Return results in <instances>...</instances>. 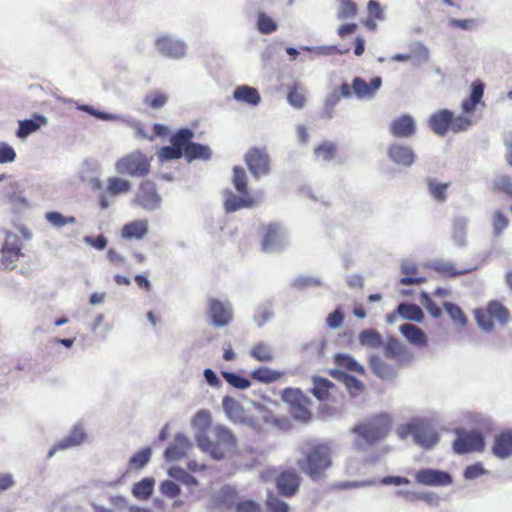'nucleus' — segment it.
<instances>
[{"instance_id":"nucleus-5","label":"nucleus","mask_w":512,"mask_h":512,"mask_svg":"<svg viewBox=\"0 0 512 512\" xmlns=\"http://www.w3.org/2000/svg\"><path fill=\"white\" fill-rule=\"evenodd\" d=\"M151 159L140 150H135L115 162V171L123 176L145 177L150 172Z\"/></svg>"},{"instance_id":"nucleus-51","label":"nucleus","mask_w":512,"mask_h":512,"mask_svg":"<svg viewBox=\"0 0 512 512\" xmlns=\"http://www.w3.org/2000/svg\"><path fill=\"white\" fill-rule=\"evenodd\" d=\"M402 272L406 275L400 279V283L403 285L421 284L425 282L424 277L414 276L417 272V269L414 265H404L402 267Z\"/></svg>"},{"instance_id":"nucleus-39","label":"nucleus","mask_w":512,"mask_h":512,"mask_svg":"<svg viewBox=\"0 0 512 512\" xmlns=\"http://www.w3.org/2000/svg\"><path fill=\"white\" fill-rule=\"evenodd\" d=\"M332 376H336L337 374L340 375V379L343 380L346 388L348 389L349 393L352 396L359 395L364 390V384L358 380L356 377L348 375L346 373H340V372H332Z\"/></svg>"},{"instance_id":"nucleus-38","label":"nucleus","mask_w":512,"mask_h":512,"mask_svg":"<svg viewBox=\"0 0 512 512\" xmlns=\"http://www.w3.org/2000/svg\"><path fill=\"white\" fill-rule=\"evenodd\" d=\"M233 184L241 195H248V178L244 168L240 166L233 168Z\"/></svg>"},{"instance_id":"nucleus-22","label":"nucleus","mask_w":512,"mask_h":512,"mask_svg":"<svg viewBox=\"0 0 512 512\" xmlns=\"http://www.w3.org/2000/svg\"><path fill=\"white\" fill-rule=\"evenodd\" d=\"M155 45L157 50L166 57L178 59L185 55V45L181 41L172 39L171 37H159Z\"/></svg>"},{"instance_id":"nucleus-25","label":"nucleus","mask_w":512,"mask_h":512,"mask_svg":"<svg viewBox=\"0 0 512 512\" xmlns=\"http://www.w3.org/2000/svg\"><path fill=\"white\" fill-rule=\"evenodd\" d=\"M492 452L501 459L507 458L512 454L511 430H503L495 436Z\"/></svg>"},{"instance_id":"nucleus-8","label":"nucleus","mask_w":512,"mask_h":512,"mask_svg":"<svg viewBox=\"0 0 512 512\" xmlns=\"http://www.w3.org/2000/svg\"><path fill=\"white\" fill-rule=\"evenodd\" d=\"M282 400L289 405L292 415L301 421L311 418L310 399L299 388H285L281 393Z\"/></svg>"},{"instance_id":"nucleus-63","label":"nucleus","mask_w":512,"mask_h":512,"mask_svg":"<svg viewBox=\"0 0 512 512\" xmlns=\"http://www.w3.org/2000/svg\"><path fill=\"white\" fill-rule=\"evenodd\" d=\"M485 473V469L482 464L476 463L466 467L464 471L465 479H475Z\"/></svg>"},{"instance_id":"nucleus-37","label":"nucleus","mask_w":512,"mask_h":512,"mask_svg":"<svg viewBox=\"0 0 512 512\" xmlns=\"http://www.w3.org/2000/svg\"><path fill=\"white\" fill-rule=\"evenodd\" d=\"M335 364L339 368H342V369H345V370H348L351 372H356L361 375L364 374V368L360 364H358L356 362V360L350 355H346V354L336 355Z\"/></svg>"},{"instance_id":"nucleus-18","label":"nucleus","mask_w":512,"mask_h":512,"mask_svg":"<svg viewBox=\"0 0 512 512\" xmlns=\"http://www.w3.org/2000/svg\"><path fill=\"white\" fill-rule=\"evenodd\" d=\"M417 483L425 486H446L452 483L449 473L433 469H421L415 474Z\"/></svg>"},{"instance_id":"nucleus-15","label":"nucleus","mask_w":512,"mask_h":512,"mask_svg":"<svg viewBox=\"0 0 512 512\" xmlns=\"http://www.w3.org/2000/svg\"><path fill=\"white\" fill-rule=\"evenodd\" d=\"M161 198L156 185L150 180L142 181L133 200L134 204L146 210H153L160 204Z\"/></svg>"},{"instance_id":"nucleus-41","label":"nucleus","mask_w":512,"mask_h":512,"mask_svg":"<svg viewBox=\"0 0 512 512\" xmlns=\"http://www.w3.org/2000/svg\"><path fill=\"white\" fill-rule=\"evenodd\" d=\"M255 204V200L251 197L238 198L234 195H230L225 202L224 207L227 212H234L243 207H252Z\"/></svg>"},{"instance_id":"nucleus-47","label":"nucleus","mask_w":512,"mask_h":512,"mask_svg":"<svg viewBox=\"0 0 512 512\" xmlns=\"http://www.w3.org/2000/svg\"><path fill=\"white\" fill-rule=\"evenodd\" d=\"M287 100L291 106L297 109H301L304 107L306 98L302 89H300L298 84H294L287 95Z\"/></svg>"},{"instance_id":"nucleus-13","label":"nucleus","mask_w":512,"mask_h":512,"mask_svg":"<svg viewBox=\"0 0 512 512\" xmlns=\"http://www.w3.org/2000/svg\"><path fill=\"white\" fill-rule=\"evenodd\" d=\"M246 165L255 178L265 176L270 171V158L265 149L253 147L245 155Z\"/></svg>"},{"instance_id":"nucleus-9","label":"nucleus","mask_w":512,"mask_h":512,"mask_svg":"<svg viewBox=\"0 0 512 512\" xmlns=\"http://www.w3.org/2000/svg\"><path fill=\"white\" fill-rule=\"evenodd\" d=\"M458 437L453 442V450L457 454L481 452L485 442L482 434L477 431L463 432L457 430Z\"/></svg>"},{"instance_id":"nucleus-31","label":"nucleus","mask_w":512,"mask_h":512,"mask_svg":"<svg viewBox=\"0 0 512 512\" xmlns=\"http://www.w3.org/2000/svg\"><path fill=\"white\" fill-rule=\"evenodd\" d=\"M233 97L239 102L247 103L252 106L258 105L261 101L258 90L247 85L238 86L233 92Z\"/></svg>"},{"instance_id":"nucleus-48","label":"nucleus","mask_w":512,"mask_h":512,"mask_svg":"<svg viewBox=\"0 0 512 512\" xmlns=\"http://www.w3.org/2000/svg\"><path fill=\"white\" fill-rule=\"evenodd\" d=\"M167 100L168 97L165 93L153 91L145 96L144 103L152 109H159L167 103Z\"/></svg>"},{"instance_id":"nucleus-10","label":"nucleus","mask_w":512,"mask_h":512,"mask_svg":"<svg viewBox=\"0 0 512 512\" xmlns=\"http://www.w3.org/2000/svg\"><path fill=\"white\" fill-rule=\"evenodd\" d=\"M20 238L12 233L7 234L0 250V265L4 269H13L23 255Z\"/></svg>"},{"instance_id":"nucleus-60","label":"nucleus","mask_w":512,"mask_h":512,"mask_svg":"<svg viewBox=\"0 0 512 512\" xmlns=\"http://www.w3.org/2000/svg\"><path fill=\"white\" fill-rule=\"evenodd\" d=\"M368 17L379 21L384 19L383 10L376 0H369L367 4Z\"/></svg>"},{"instance_id":"nucleus-11","label":"nucleus","mask_w":512,"mask_h":512,"mask_svg":"<svg viewBox=\"0 0 512 512\" xmlns=\"http://www.w3.org/2000/svg\"><path fill=\"white\" fill-rule=\"evenodd\" d=\"M398 433L401 438L412 435L415 443L425 449L432 448L439 441V436L433 429L416 424L402 427L398 430Z\"/></svg>"},{"instance_id":"nucleus-33","label":"nucleus","mask_w":512,"mask_h":512,"mask_svg":"<svg viewBox=\"0 0 512 512\" xmlns=\"http://www.w3.org/2000/svg\"><path fill=\"white\" fill-rule=\"evenodd\" d=\"M45 122L46 119L42 115H36L34 119L20 121L16 135L19 138H25L38 130Z\"/></svg>"},{"instance_id":"nucleus-6","label":"nucleus","mask_w":512,"mask_h":512,"mask_svg":"<svg viewBox=\"0 0 512 512\" xmlns=\"http://www.w3.org/2000/svg\"><path fill=\"white\" fill-rule=\"evenodd\" d=\"M391 419L387 414L375 415L365 423L353 428V431L362 437L367 443L373 444L385 438L391 430Z\"/></svg>"},{"instance_id":"nucleus-28","label":"nucleus","mask_w":512,"mask_h":512,"mask_svg":"<svg viewBox=\"0 0 512 512\" xmlns=\"http://www.w3.org/2000/svg\"><path fill=\"white\" fill-rule=\"evenodd\" d=\"M372 371L382 379H390L396 375L400 367L395 362L388 363L379 356H372L369 360Z\"/></svg>"},{"instance_id":"nucleus-49","label":"nucleus","mask_w":512,"mask_h":512,"mask_svg":"<svg viewBox=\"0 0 512 512\" xmlns=\"http://www.w3.org/2000/svg\"><path fill=\"white\" fill-rule=\"evenodd\" d=\"M257 28L262 34H271L277 30V24L265 13L260 12L257 17Z\"/></svg>"},{"instance_id":"nucleus-20","label":"nucleus","mask_w":512,"mask_h":512,"mask_svg":"<svg viewBox=\"0 0 512 512\" xmlns=\"http://www.w3.org/2000/svg\"><path fill=\"white\" fill-rule=\"evenodd\" d=\"M390 132L396 138H410L416 132V123L412 116L403 114L390 124Z\"/></svg>"},{"instance_id":"nucleus-14","label":"nucleus","mask_w":512,"mask_h":512,"mask_svg":"<svg viewBox=\"0 0 512 512\" xmlns=\"http://www.w3.org/2000/svg\"><path fill=\"white\" fill-rule=\"evenodd\" d=\"M275 484L280 495L290 498L298 492L301 477L294 468L285 469L276 476Z\"/></svg>"},{"instance_id":"nucleus-36","label":"nucleus","mask_w":512,"mask_h":512,"mask_svg":"<svg viewBox=\"0 0 512 512\" xmlns=\"http://www.w3.org/2000/svg\"><path fill=\"white\" fill-rule=\"evenodd\" d=\"M397 311L403 318L408 320L421 322L424 318L422 309L416 304L401 303Z\"/></svg>"},{"instance_id":"nucleus-44","label":"nucleus","mask_w":512,"mask_h":512,"mask_svg":"<svg viewBox=\"0 0 512 512\" xmlns=\"http://www.w3.org/2000/svg\"><path fill=\"white\" fill-rule=\"evenodd\" d=\"M45 219L54 227L61 228L68 224H75L76 218L74 216H64L57 211H49L45 214Z\"/></svg>"},{"instance_id":"nucleus-40","label":"nucleus","mask_w":512,"mask_h":512,"mask_svg":"<svg viewBox=\"0 0 512 512\" xmlns=\"http://www.w3.org/2000/svg\"><path fill=\"white\" fill-rule=\"evenodd\" d=\"M336 153L337 145L329 141H324L314 148L315 156L324 161L333 160Z\"/></svg>"},{"instance_id":"nucleus-58","label":"nucleus","mask_w":512,"mask_h":512,"mask_svg":"<svg viewBox=\"0 0 512 512\" xmlns=\"http://www.w3.org/2000/svg\"><path fill=\"white\" fill-rule=\"evenodd\" d=\"M170 475L189 486L198 484L194 476L179 468L171 470Z\"/></svg>"},{"instance_id":"nucleus-57","label":"nucleus","mask_w":512,"mask_h":512,"mask_svg":"<svg viewBox=\"0 0 512 512\" xmlns=\"http://www.w3.org/2000/svg\"><path fill=\"white\" fill-rule=\"evenodd\" d=\"M153 491V482L149 479H143L136 483L133 488V493L136 496L148 497Z\"/></svg>"},{"instance_id":"nucleus-61","label":"nucleus","mask_w":512,"mask_h":512,"mask_svg":"<svg viewBox=\"0 0 512 512\" xmlns=\"http://www.w3.org/2000/svg\"><path fill=\"white\" fill-rule=\"evenodd\" d=\"M509 221L507 217L501 213L496 212L493 217V228L496 235H499L504 229L507 228Z\"/></svg>"},{"instance_id":"nucleus-1","label":"nucleus","mask_w":512,"mask_h":512,"mask_svg":"<svg viewBox=\"0 0 512 512\" xmlns=\"http://www.w3.org/2000/svg\"><path fill=\"white\" fill-rule=\"evenodd\" d=\"M301 458L297 466L311 480L318 481L325 477L333 464V451L326 442L308 440L300 446Z\"/></svg>"},{"instance_id":"nucleus-34","label":"nucleus","mask_w":512,"mask_h":512,"mask_svg":"<svg viewBox=\"0 0 512 512\" xmlns=\"http://www.w3.org/2000/svg\"><path fill=\"white\" fill-rule=\"evenodd\" d=\"M284 372L272 370L268 367H260L251 373V377L261 383H272L284 376Z\"/></svg>"},{"instance_id":"nucleus-2","label":"nucleus","mask_w":512,"mask_h":512,"mask_svg":"<svg viewBox=\"0 0 512 512\" xmlns=\"http://www.w3.org/2000/svg\"><path fill=\"white\" fill-rule=\"evenodd\" d=\"M194 132L189 128H181L170 138V146L160 149L161 160H176L185 157L188 162L193 160H209L212 152L209 146L192 142Z\"/></svg>"},{"instance_id":"nucleus-17","label":"nucleus","mask_w":512,"mask_h":512,"mask_svg":"<svg viewBox=\"0 0 512 512\" xmlns=\"http://www.w3.org/2000/svg\"><path fill=\"white\" fill-rule=\"evenodd\" d=\"M208 314L217 327L227 326L233 319L231 306L215 298L209 300Z\"/></svg>"},{"instance_id":"nucleus-30","label":"nucleus","mask_w":512,"mask_h":512,"mask_svg":"<svg viewBox=\"0 0 512 512\" xmlns=\"http://www.w3.org/2000/svg\"><path fill=\"white\" fill-rule=\"evenodd\" d=\"M148 233L147 220H134L126 223L121 230V236L124 239H142Z\"/></svg>"},{"instance_id":"nucleus-24","label":"nucleus","mask_w":512,"mask_h":512,"mask_svg":"<svg viewBox=\"0 0 512 512\" xmlns=\"http://www.w3.org/2000/svg\"><path fill=\"white\" fill-rule=\"evenodd\" d=\"M452 120L453 113L448 109H443L430 116L429 127L436 134L444 136L449 130H451Z\"/></svg>"},{"instance_id":"nucleus-46","label":"nucleus","mask_w":512,"mask_h":512,"mask_svg":"<svg viewBox=\"0 0 512 512\" xmlns=\"http://www.w3.org/2000/svg\"><path fill=\"white\" fill-rule=\"evenodd\" d=\"M265 506L270 512H289V505L276 496L273 492L267 494Z\"/></svg>"},{"instance_id":"nucleus-19","label":"nucleus","mask_w":512,"mask_h":512,"mask_svg":"<svg viewBox=\"0 0 512 512\" xmlns=\"http://www.w3.org/2000/svg\"><path fill=\"white\" fill-rule=\"evenodd\" d=\"M384 356L398 366L408 363L412 358L406 346L395 338L387 340L384 346Z\"/></svg>"},{"instance_id":"nucleus-3","label":"nucleus","mask_w":512,"mask_h":512,"mask_svg":"<svg viewBox=\"0 0 512 512\" xmlns=\"http://www.w3.org/2000/svg\"><path fill=\"white\" fill-rule=\"evenodd\" d=\"M214 440L205 435L197 437L198 446L205 452H208L214 459H222L226 453L231 452L236 447V439L232 432L223 427L214 428Z\"/></svg>"},{"instance_id":"nucleus-50","label":"nucleus","mask_w":512,"mask_h":512,"mask_svg":"<svg viewBox=\"0 0 512 512\" xmlns=\"http://www.w3.org/2000/svg\"><path fill=\"white\" fill-rule=\"evenodd\" d=\"M151 454L152 452L149 447L136 452L130 459V467L136 469L143 468L150 461Z\"/></svg>"},{"instance_id":"nucleus-32","label":"nucleus","mask_w":512,"mask_h":512,"mask_svg":"<svg viewBox=\"0 0 512 512\" xmlns=\"http://www.w3.org/2000/svg\"><path fill=\"white\" fill-rule=\"evenodd\" d=\"M335 387V384L327 378L313 377V388L311 392L318 400L325 401L329 399L331 391L334 390Z\"/></svg>"},{"instance_id":"nucleus-21","label":"nucleus","mask_w":512,"mask_h":512,"mask_svg":"<svg viewBox=\"0 0 512 512\" xmlns=\"http://www.w3.org/2000/svg\"><path fill=\"white\" fill-rule=\"evenodd\" d=\"M382 85V79L375 77L370 82H366L361 77H355L352 81L354 95L358 99L372 98Z\"/></svg>"},{"instance_id":"nucleus-42","label":"nucleus","mask_w":512,"mask_h":512,"mask_svg":"<svg viewBox=\"0 0 512 512\" xmlns=\"http://www.w3.org/2000/svg\"><path fill=\"white\" fill-rule=\"evenodd\" d=\"M359 341L363 346L371 348H378L382 345L381 335L373 329L361 331L359 334Z\"/></svg>"},{"instance_id":"nucleus-29","label":"nucleus","mask_w":512,"mask_h":512,"mask_svg":"<svg viewBox=\"0 0 512 512\" xmlns=\"http://www.w3.org/2000/svg\"><path fill=\"white\" fill-rule=\"evenodd\" d=\"M399 330L411 344L418 347L427 346V337L418 326L411 323H405L400 326Z\"/></svg>"},{"instance_id":"nucleus-43","label":"nucleus","mask_w":512,"mask_h":512,"mask_svg":"<svg viewBox=\"0 0 512 512\" xmlns=\"http://www.w3.org/2000/svg\"><path fill=\"white\" fill-rule=\"evenodd\" d=\"M250 355L260 362H270L273 360L272 350L267 344L263 342L254 344L250 351Z\"/></svg>"},{"instance_id":"nucleus-56","label":"nucleus","mask_w":512,"mask_h":512,"mask_svg":"<svg viewBox=\"0 0 512 512\" xmlns=\"http://www.w3.org/2000/svg\"><path fill=\"white\" fill-rule=\"evenodd\" d=\"M160 491L164 496L169 498H174L181 492L179 485L172 480L163 481L160 484Z\"/></svg>"},{"instance_id":"nucleus-45","label":"nucleus","mask_w":512,"mask_h":512,"mask_svg":"<svg viewBox=\"0 0 512 512\" xmlns=\"http://www.w3.org/2000/svg\"><path fill=\"white\" fill-rule=\"evenodd\" d=\"M444 308L454 324L461 327H464L467 324V318L458 305L451 302H445Z\"/></svg>"},{"instance_id":"nucleus-7","label":"nucleus","mask_w":512,"mask_h":512,"mask_svg":"<svg viewBox=\"0 0 512 512\" xmlns=\"http://www.w3.org/2000/svg\"><path fill=\"white\" fill-rule=\"evenodd\" d=\"M475 319L482 329L491 331L494 327L493 319L505 325L510 319V312L500 301L492 300L487 304L486 309L475 311Z\"/></svg>"},{"instance_id":"nucleus-53","label":"nucleus","mask_w":512,"mask_h":512,"mask_svg":"<svg viewBox=\"0 0 512 512\" xmlns=\"http://www.w3.org/2000/svg\"><path fill=\"white\" fill-rule=\"evenodd\" d=\"M222 376L231 386L237 389H247L251 385L247 378L232 372H222Z\"/></svg>"},{"instance_id":"nucleus-35","label":"nucleus","mask_w":512,"mask_h":512,"mask_svg":"<svg viewBox=\"0 0 512 512\" xmlns=\"http://www.w3.org/2000/svg\"><path fill=\"white\" fill-rule=\"evenodd\" d=\"M426 184L428 186L429 192L431 196L437 202H444L447 199V189L450 186V183H439L436 179L427 178Z\"/></svg>"},{"instance_id":"nucleus-16","label":"nucleus","mask_w":512,"mask_h":512,"mask_svg":"<svg viewBox=\"0 0 512 512\" xmlns=\"http://www.w3.org/2000/svg\"><path fill=\"white\" fill-rule=\"evenodd\" d=\"M132 184L129 180L112 176L106 181L105 194L99 196V206L101 209L109 207V201L107 196L117 197L119 195L127 194L131 191Z\"/></svg>"},{"instance_id":"nucleus-54","label":"nucleus","mask_w":512,"mask_h":512,"mask_svg":"<svg viewBox=\"0 0 512 512\" xmlns=\"http://www.w3.org/2000/svg\"><path fill=\"white\" fill-rule=\"evenodd\" d=\"M222 405L229 417L236 418L240 415L241 405L234 398L225 396L222 400Z\"/></svg>"},{"instance_id":"nucleus-23","label":"nucleus","mask_w":512,"mask_h":512,"mask_svg":"<svg viewBox=\"0 0 512 512\" xmlns=\"http://www.w3.org/2000/svg\"><path fill=\"white\" fill-rule=\"evenodd\" d=\"M86 433L81 425H75L69 431V434L58 441L49 451L48 456L52 457L58 450L67 449L73 446H78L84 442Z\"/></svg>"},{"instance_id":"nucleus-4","label":"nucleus","mask_w":512,"mask_h":512,"mask_svg":"<svg viewBox=\"0 0 512 512\" xmlns=\"http://www.w3.org/2000/svg\"><path fill=\"white\" fill-rule=\"evenodd\" d=\"M484 89L485 85L481 80L477 79L472 82L471 93L469 97L462 101L461 104L462 112L466 115H453L451 131L455 133L465 131L473 124L472 119L468 115L474 113L479 104L482 106L485 105V103L482 101Z\"/></svg>"},{"instance_id":"nucleus-27","label":"nucleus","mask_w":512,"mask_h":512,"mask_svg":"<svg viewBox=\"0 0 512 512\" xmlns=\"http://www.w3.org/2000/svg\"><path fill=\"white\" fill-rule=\"evenodd\" d=\"M281 231L277 224L271 223L264 227L261 243L264 252L272 251L281 246Z\"/></svg>"},{"instance_id":"nucleus-62","label":"nucleus","mask_w":512,"mask_h":512,"mask_svg":"<svg viewBox=\"0 0 512 512\" xmlns=\"http://www.w3.org/2000/svg\"><path fill=\"white\" fill-rule=\"evenodd\" d=\"M497 191L504 192L512 197V180L509 176H503L494 183Z\"/></svg>"},{"instance_id":"nucleus-12","label":"nucleus","mask_w":512,"mask_h":512,"mask_svg":"<svg viewBox=\"0 0 512 512\" xmlns=\"http://www.w3.org/2000/svg\"><path fill=\"white\" fill-rule=\"evenodd\" d=\"M240 496L236 488L226 485L214 492L210 497L208 508L210 510H231L236 509Z\"/></svg>"},{"instance_id":"nucleus-59","label":"nucleus","mask_w":512,"mask_h":512,"mask_svg":"<svg viewBox=\"0 0 512 512\" xmlns=\"http://www.w3.org/2000/svg\"><path fill=\"white\" fill-rule=\"evenodd\" d=\"M16 158L15 150L7 143H0V163L13 162Z\"/></svg>"},{"instance_id":"nucleus-26","label":"nucleus","mask_w":512,"mask_h":512,"mask_svg":"<svg viewBox=\"0 0 512 512\" xmlns=\"http://www.w3.org/2000/svg\"><path fill=\"white\" fill-rule=\"evenodd\" d=\"M388 156L398 165L411 166L415 160L413 150L405 145L392 144L388 149Z\"/></svg>"},{"instance_id":"nucleus-55","label":"nucleus","mask_w":512,"mask_h":512,"mask_svg":"<svg viewBox=\"0 0 512 512\" xmlns=\"http://www.w3.org/2000/svg\"><path fill=\"white\" fill-rule=\"evenodd\" d=\"M236 512H262L261 505L251 499H241L236 505Z\"/></svg>"},{"instance_id":"nucleus-52","label":"nucleus","mask_w":512,"mask_h":512,"mask_svg":"<svg viewBox=\"0 0 512 512\" xmlns=\"http://www.w3.org/2000/svg\"><path fill=\"white\" fill-rule=\"evenodd\" d=\"M357 4L352 0H342L338 12V18L341 20L354 18L357 15Z\"/></svg>"},{"instance_id":"nucleus-64","label":"nucleus","mask_w":512,"mask_h":512,"mask_svg":"<svg viewBox=\"0 0 512 512\" xmlns=\"http://www.w3.org/2000/svg\"><path fill=\"white\" fill-rule=\"evenodd\" d=\"M344 315L340 309H336L327 317V325L331 328H338L342 325Z\"/></svg>"}]
</instances>
